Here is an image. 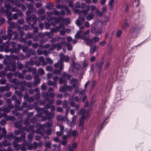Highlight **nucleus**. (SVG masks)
<instances>
[{"label":"nucleus","instance_id":"f257e3e1","mask_svg":"<svg viewBox=\"0 0 151 151\" xmlns=\"http://www.w3.org/2000/svg\"><path fill=\"white\" fill-rule=\"evenodd\" d=\"M6 57L7 59H12L13 60L11 61L5 59L3 60L4 63L6 65H8L6 68V70H11L12 72L16 70L15 60H19V58L18 56L12 55L9 56L6 55Z\"/></svg>","mask_w":151,"mask_h":151},{"label":"nucleus","instance_id":"f03ea898","mask_svg":"<svg viewBox=\"0 0 151 151\" xmlns=\"http://www.w3.org/2000/svg\"><path fill=\"white\" fill-rule=\"evenodd\" d=\"M85 17H83L79 15L78 18L76 20V24L79 27L80 30L77 32L75 35V37L76 38H79L80 37V33H82L85 29V27L83 26H81L85 22Z\"/></svg>","mask_w":151,"mask_h":151},{"label":"nucleus","instance_id":"7ed1b4c3","mask_svg":"<svg viewBox=\"0 0 151 151\" xmlns=\"http://www.w3.org/2000/svg\"><path fill=\"white\" fill-rule=\"evenodd\" d=\"M59 56L60 60H58V62L54 64V66L56 68H58L60 66V69L63 70L64 67L63 61L64 60L66 62H68L70 60V58L68 55L65 56L62 52L60 53Z\"/></svg>","mask_w":151,"mask_h":151},{"label":"nucleus","instance_id":"20e7f679","mask_svg":"<svg viewBox=\"0 0 151 151\" xmlns=\"http://www.w3.org/2000/svg\"><path fill=\"white\" fill-rule=\"evenodd\" d=\"M79 114L81 116L80 118L79 126L80 129V132H81L83 128L84 121L88 116L86 110L82 109L80 110Z\"/></svg>","mask_w":151,"mask_h":151},{"label":"nucleus","instance_id":"39448f33","mask_svg":"<svg viewBox=\"0 0 151 151\" xmlns=\"http://www.w3.org/2000/svg\"><path fill=\"white\" fill-rule=\"evenodd\" d=\"M99 24L102 26L100 27L98 26L96 28L95 27L93 26L91 28V33L93 34H94L97 36L101 34L103 32V29L102 28L103 23L101 22H99Z\"/></svg>","mask_w":151,"mask_h":151},{"label":"nucleus","instance_id":"423d86ee","mask_svg":"<svg viewBox=\"0 0 151 151\" xmlns=\"http://www.w3.org/2000/svg\"><path fill=\"white\" fill-rule=\"evenodd\" d=\"M141 29V28L136 26L132 27L130 29L129 35L132 37H136L139 34V30Z\"/></svg>","mask_w":151,"mask_h":151},{"label":"nucleus","instance_id":"0eeeda50","mask_svg":"<svg viewBox=\"0 0 151 151\" xmlns=\"http://www.w3.org/2000/svg\"><path fill=\"white\" fill-rule=\"evenodd\" d=\"M43 113H42V114L44 113L46 116H43L42 117L41 121H45L47 118L48 119V120H49L51 118H53L54 116V114L53 112L51 113L48 110H44L43 111H42Z\"/></svg>","mask_w":151,"mask_h":151},{"label":"nucleus","instance_id":"6e6552de","mask_svg":"<svg viewBox=\"0 0 151 151\" xmlns=\"http://www.w3.org/2000/svg\"><path fill=\"white\" fill-rule=\"evenodd\" d=\"M31 20H32L33 21V23L32 25H36L37 19L36 15H32L31 17H30L29 16H27L26 18V22L29 25L31 24Z\"/></svg>","mask_w":151,"mask_h":151},{"label":"nucleus","instance_id":"1a4fd4ad","mask_svg":"<svg viewBox=\"0 0 151 151\" xmlns=\"http://www.w3.org/2000/svg\"><path fill=\"white\" fill-rule=\"evenodd\" d=\"M9 40L7 41L2 45L0 46V50L1 51L4 50L7 53L9 51H11L12 50L11 48H9Z\"/></svg>","mask_w":151,"mask_h":151},{"label":"nucleus","instance_id":"9d476101","mask_svg":"<svg viewBox=\"0 0 151 151\" xmlns=\"http://www.w3.org/2000/svg\"><path fill=\"white\" fill-rule=\"evenodd\" d=\"M90 7V5H88L86 6V9H84L81 11L78 9H76L74 10V11L75 12L78 13L79 14H82L83 15L85 16L87 15L88 12L89 10Z\"/></svg>","mask_w":151,"mask_h":151},{"label":"nucleus","instance_id":"9b49d317","mask_svg":"<svg viewBox=\"0 0 151 151\" xmlns=\"http://www.w3.org/2000/svg\"><path fill=\"white\" fill-rule=\"evenodd\" d=\"M37 102H36L33 105H29L27 108V110H31L33 109V107H35V109L39 112L40 111H43L44 110V108H40L38 107L37 106Z\"/></svg>","mask_w":151,"mask_h":151},{"label":"nucleus","instance_id":"f8f14e48","mask_svg":"<svg viewBox=\"0 0 151 151\" xmlns=\"http://www.w3.org/2000/svg\"><path fill=\"white\" fill-rule=\"evenodd\" d=\"M79 38L84 40V42H85L86 45L89 46H91L93 45V41L92 40L90 39H89V37L88 36H81Z\"/></svg>","mask_w":151,"mask_h":151},{"label":"nucleus","instance_id":"ddd939ff","mask_svg":"<svg viewBox=\"0 0 151 151\" xmlns=\"http://www.w3.org/2000/svg\"><path fill=\"white\" fill-rule=\"evenodd\" d=\"M37 61V57H34L31 58L29 61L26 62L25 64V67L26 68H27L29 65H30L31 66L33 65L34 63H36Z\"/></svg>","mask_w":151,"mask_h":151},{"label":"nucleus","instance_id":"4468645a","mask_svg":"<svg viewBox=\"0 0 151 151\" xmlns=\"http://www.w3.org/2000/svg\"><path fill=\"white\" fill-rule=\"evenodd\" d=\"M14 107V106L12 104L4 105L3 107V111L5 113H9L11 109Z\"/></svg>","mask_w":151,"mask_h":151},{"label":"nucleus","instance_id":"2eb2a0df","mask_svg":"<svg viewBox=\"0 0 151 151\" xmlns=\"http://www.w3.org/2000/svg\"><path fill=\"white\" fill-rule=\"evenodd\" d=\"M40 129H37L36 132L37 133L41 135L42 136H44L46 134L45 130L42 128L43 126L42 125H39Z\"/></svg>","mask_w":151,"mask_h":151},{"label":"nucleus","instance_id":"dca6fc26","mask_svg":"<svg viewBox=\"0 0 151 151\" xmlns=\"http://www.w3.org/2000/svg\"><path fill=\"white\" fill-rule=\"evenodd\" d=\"M14 137V134L12 132H10L8 133L6 135H5L4 136V140L6 141H8L9 140V141L13 139Z\"/></svg>","mask_w":151,"mask_h":151},{"label":"nucleus","instance_id":"f3484780","mask_svg":"<svg viewBox=\"0 0 151 151\" xmlns=\"http://www.w3.org/2000/svg\"><path fill=\"white\" fill-rule=\"evenodd\" d=\"M35 127L34 125H31L28 127L26 126L23 128L24 130L27 131L28 132L31 131L32 133H34L35 132L34 128Z\"/></svg>","mask_w":151,"mask_h":151},{"label":"nucleus","instance_id":"a211bd4d","mask_svg":"<svg viewBox=\"0 0 151 151\" xmlns=\"http://www.w3.org/2000/svg\"><path fill=\"white\" fill-rule=\"evenodd\" d=\"M77 146V144L76 142L73 143L72 144L69 145L67 149V151H73Z\"/></svg>","mask_w":151,"mask_h":151},{"label":"nucleus","instance_id":"6ab92c4d","mask_svg":"<svg viewBox=\"0 0 151 151\" xmlns=\"http://www.w3.org/2000/svg\"><path fill=\"white\" fill-rule=\"evenodd\" d=\"M52 20H54L55 22H60L61 21L63 22H66V20H68L67 19L61 17H59L57 18H56L55 17H52Z\"/></svg>","mask_w":151,"mask_h":151},{"label":"nucleus","instance_id":"aec40b11","mask_svg":"<svg viewBox=\"0 0 151 151\" xmlns=\"http://www.w3.org/2000/svg\"><path fill=\"white\" fill-rule=\"evenodd\" d=\"M104 61V58H102L100 62H96V67L99 70L102 69Z\"/></svg>","mask_w":151,"mask_h":151},{"label":"nucleus","instance_id":"412c9836","mask_svg":"<svg viewBox=\"0 0 151 151\" xmlns=\"http://www.w3.org/2000/svg\"><path fill=\"white\" fill-rule=\"evenodd\" d=\"M70 105L72 107L74 108V110L78 111L80 106L79 104H77L73 101L70 100Z\"/></svg>","mask_w":151,"mask_h":151},{"label":"nucleus","instance_id":"4be33fe9","mask_svg":"<svg viewBox=\"0 0 151 151\" xmlns=\"http://www.w3.org/2000/svg\"><path fill=\"white\" fill-rule=\"evenodd\" d=\"M0 12L3 13H4L6 17L11 16L12 13L11 12H9L8 10L4 9L2 6L1 7Z\"/></svg>","mask_w":151,"mask_h":151},{"label":"nucleus","instance_id":"5701e85b","mask_svg":"<svg viewBox=\"0 0 151 151\" xmlns=\"http://www.w3.org/2000/svg\"><path fill=\"white\" fill-rule=\"evenodd\" d=\"M105 122V121H104L101 124V125H98L97 127H96L95 130V136H96L97 134H98L99 133L100 131L103 129V124H104Z\"/></svg>","mask_w":151,"mask_h":151},{"label":"nucleus","instance_id":"b1692460","mask_svg":"<svg viewBox=\"0 0 151 151\" xmlns=\"http://www.w3.org/2000/svg\"><path fill=\"white\" fill-rule=\"evenodd\" d=\"M77 134L78 132L76 131L70 130L67 133V136L70 137L72 135L73 137H76L77 136Z\"/></svg>","mask_w":151,"mask_h":151},{"label":"nucleus","instance_id":"393cba45","mask_svg":"<svg viewBox=\"0 0 151 151\" xmlns=\"http://www.w3.org/2000/svg\"><path fill=\"white\" fill-rule=\"evenodd\" d=\"M38 112V114L35 115L31 119V121L33 123L35 124L37 122V117H41L42 115V113L41 112Z\"/></svg>","mask_w":151,"mask_h":151},{"label":"nucleus","instance_id":"a878e982","mask_svg":"<svg viewBox=\"0 0 151 151\" xmlns=\"http://www.w3.org/2000/svg\"><path fill=\"white\" fill-rule=\"evenodd\" d=\"M27 6L28 10L26 12V14L27 16H30L31 14V9L33 7V5L30 4H28Z\"/></svg>","mask_w":151,"mask_h":151},{"label":"nucleus","instance_id":"bb28decb","mask_svg":"<svg viewBox=\"0 0 151 151\" xmlns=\"http://www.w3.org/2000/svg\"><path fill=\"white\" fill-rule=\"evenodd\" d=\"M52 46L53 47L54 50L55 49V48H56L58 50H60L62 48V45L61 44V43H59L53 44L52 45Z\"/></svg>","mask_w":151,"mask_h":151},{"label":"nucleus","instance_id":"cd10ccee","mask_svg":"<svg viewBox=\"0 0 151 151\" xmlns=\"http://www.w3.org/2000/svg\"><path fill=\"white\" fill-rule=\"evenodd\" d=\"M57 120L58 121H66L68 120L67 117L63 116L61 115H58L57 116Z\"/></svg>","mask_w":151,"mask_h":151},{"label":"nucleus","instance_id":"c85d7f7f","mask_svg":"<svg viewBox=\"0 0 151 151\" xmlns=\"http://www.w3.org/2000/svg\"><path fill=\"white\" fill-rule=\"evenodd\" d=\"M11 3L13 5L17 6L18 7L20 6V3L19 1L17 0H10Z\"/></svg>","mask_w":151,"mask_h":151},{"label":"nucleus","instance_id":"c756f323","mask_svg":"<svg viewBox=\"0 0 151 151\" xmlns=\"http://www.w3.org/2000/svg\"><path fill=\"white\" fill-rule=\"evenodd\" d=\"M89 65V62L88 60H84L82 63V68L83 69L86 70L87 68Z\"/></svg>","mask_w":151,"mask_h":151},{"label":"nucleus","instance_id":"7c9ffc66","mask_svg":"<svg viewBox=\"0 0 151 151\" xmlns=\"http://www.w3.org/2000/svg\"><path fill=\"white\" fill-rule=\"evenodd\" d=\"M58 41H60V43L62 45L65 44L66 43V39L65 37H61L60 36L58 37Z\"/></svg>","mask_w":151,"mask_h":151},{"label":"nucleus","instance_id":"2f4dec72","mask_svg":"<svg viewBox=\"0 0 151 151\" xmlns=\"http://www.w3.org/2000/svg\"><path fill=\"white\" fill-rule=\"evenodd\" d=\"M9 89V87L7 85L5 86H1L0 88V90L1 91L4 92L6 91H8Z\"/></svg>","mask_w":151,"mask_h":151},{"label":"nucleus","instance_id":"473e14b6","mask_svg":"<svg viewBox=\"0 0 151 151\" xmlns=\"http://www.w3.org/2000/svg\"><path fill=\"white\" fill-rule=\"evenodd\" d=\"M47 84L48 86H52L55 87H57V83L51 81H47Z\"/></svg>","mask_w":151,"mask_h":151},{"label":"nucleus","instance_id":"72a5a7b5","mask_svg":"<svg viewBox=\"0 0 151 151\" xmlns=\"http://www.w3.org/2000/svg\"><path fill=\"white\" fill-rule=\"evenodd\" d=\"M26 142L23 143L20 145V150L22 151H26L27 149L25 147V145H27Z\"/></svg>","mask_w":151,"mask_h":151},{"label":"nucleus","instance_id":"f704fd0d","mask_svg":"<svg viewBox=\"0 0 151 151\" xmlns=\"http://www.w3.org/2000/svg\"><path fill=\"white\" fill-rule=\"evenodd\" d=\"M4 117L6 119L7 121L10 120L11 121H13L15 120V117L12 116H4Z\"/></svg>","mask_w":151,"mask_h":151},{"label":"nucleus","instance_id":"c9c22d12","mask_svg":"<svg viewBox=\"0 0 151 151\" xmlns=\"http://www.w3.org/2000/svg\"><path fill=\"white\" fill-rule=\"evenodd\" d=\"M53 14V12H49L47 13V18L48 21L50 22L52 20V17H51V16Z\"/></svg>","mask_w":151,"mask_h":151},{"label":"nucleus","instance_id":"e433bc0d","mask_svg":"<svg viewBox=\"0 0 151 151\" xmlns=\"http://www.w3.org/2000/svg\"><path fill=\"white\" fill-rule=\"evenodd\" d=\"M22 139L20 137H15L14 138V141L13 142L17 143L18 142H22Z\"/></svg>","mask_w":151,"mask_h":151},{"label":"nucleus","instance_id":"4c0bfd02","mask_svg":"<svg viewBox=\"0 0 151 151\" xmlns=\"http://www.w3.org/2000/svg\"><path fill=\"white\" fill-rule=\"evenodd\" d=\"M72 66L73 68H75L76 69H78L80 67V66L78 64H77L74 61H73Z\"/></svg>","mask_w":151,"mask_h":151},{"label":"nucleus","instance_id":"58836bf2","mask_svg":"<svg viewBox=\"0 0 151 151\" xmlns=\"http://www.w3.org/2000/svg\"><path fill=\"white\" fill-rule=\"evenodd\" d=\"M39 60L42 63L43 66L45 65H47V63L45 61V59L43 57H40L39 58Z\"/></svg>","mask_w":151,"mask_h":151},{"label":"nucleus","instance_id":"ea45409f","mask_svg":"<svg viewBox=\"0 0 151 151\" xmlns=\"http://www.w3.org/2000/svg\"><path fill=\"white\" fill-rule=\"evenodd\" d=\"M13 145L15 150H20V145H19L17 143L13 142Z\"/></svg>","mask_w":151,"mask_h":151},{"label":"nucleus","instance_id":"a19ab883","mask_svg":"<svg viewBox=\"0 0 151 151\" xmlns=\"http://www.w3.org/2000/svg\"><path fill=\"white\" fill-rule=\"evenodd\" d=\"M14 32H13L12 30L9 29L7 31L8 35L9 36V39L12 38V36L13 35Z\"/></svg>","mask_w":151,"mask_h":151},{"label":"nucleus","instance_id":"79ce46f5","mask_svg":"<svg viewBox=\"0 0 151 151\" xmlns=\"http://www.w3.org/2000/svg\"><path fill=\"white\" fill-rule=\"evenodd\" d=\"M96 50V46L91 47L90 48V52L91 55L93 54Z\"/></svg>","mask_w":151,"mask_h":151},{"label":"nucleus","instance_id":"37998d69","mask_svg":"<svg viewBox=\"0 0 151 151\" xmlns=\"http://www.w3.org/2000/svg\"><path fill=\"white\" fill-rule=\"evenodd\" d=\"M45 9L43 8H41L38 10V14L40 15L42 14H44L45 13Z\"/></svg>","mask_w":151,"mask_h":151},{"label":"nucleus","instance_id":"c03bdc74","mask_svg":"<svg viewBox=\"0 0 151 151\" xmlns=\"http://www.w3.org/2000/svg\"><path fill=\"white\" fill-rule=\"evenodd\" d=\"M34 133H31L28 135L27 139L28 141H32L33 140Z\"/></svg>","mask_w":151,"mask_h":151},{"label":"nucleus","instance_id":"a18cd8bd","mask_svg":"<svg viewBox=\"0 0 151 151\" xmlns=\"http://www.w3.org/2000/svg\"><path fill=\"white\" fill-rule=\"evenodd\" d=\"M15 76H18V78H19L23 79L24 78V75L20 73L17 72L15 73Z\"/></svg>","mask_w":151,"mask_h":151},{"label":"nucleus","instance_id":"49530a36","mask_svg":"<svg viewBox=\"0 0 151 151\" xmlns=\"http://www.w3.org/2000/svg\"><path fill=\"white\" fill-rule=\"evenodd\" d=\"M15 93L19 96V98L21 99L23 97V93L18 91H15Z\"/></svg>","mask_w":151,"mask_h":151},{"label":"nucleus","instance_id":"de8ad7c7","mask_svg":"<svg viewBox=\"0 0 151 151\" xmlns=\"http://www.w3.org/2000/svg\"><path fill=\"white\" fill-rule=\"evenodd\" d=\"M19 49L18 48H17L14 47L13 48V50H12H12L10 52L11 53H14L15 54H17L19 52Z\"/></svg>","mask_w":151,"mask_h":151},{"label":"nucleus","instance_id":"09e8293b","mask_svg":"<svg viewBox=\"0 0 151 151\" xmlns=\"http://www.w3.org/2000/svg\"><path fill=\"white\" fill-rule=\"evenodd\" d=\"M51 144V143L49 140L45 141V146L46 147V149H50Z\"/></svg>","mask_w":151,"mask_h":151},{"label":"nucleus","instance_id":"8fccbe9b","mask_svg":"<svg viewBox=\"0 0 151 151\" xmlns=\"http://www.w3.org/2000/svg\"><path fill=\"white\" fill-rule=\"evenodd\" d=\"M51 32L52 33L53 32H57L59 31V30L58 29L57 26L54 27L50 29Z\"/></svg>","mask_w":151,"mask_h":151},{"label":"nucleus","instance_id":"3c124183","mask_svg":"<svg viewBox=\"0 0 151 151\" xmlns=\"http://www.w3.org/2000/svg\"><path fill=\"white\" fill-rule=\"evenodd\" d=\"M129 24L127 22H126L124 24L122 25V28L123 29L126 30L129 27Z\"/></svg>","mask_w":151,"mask_h":151},{"label":"nucleus","instance_id":"603ef678","mask_svg":"<svg viewBox=\"0 0 151 151\" xmlns=\"http://www.w3.org/2000/svg\"><path fill=\"white\" fill-rule=\"evenodd\" d=\"M57 28L59 30V31H60L61 29H65L64 25L62 23H60L58 26L57 27Z\"/></svg>","mask_w":151,"mask_h":151},{"label":"nucleus","instance_id":"864d4df0","mask_svg":"<svg viewBox=\"0 0 151 151\" xmlns=\"http://www.w3.org/2000/svg\"><path fill=\"white\" fill-rule=\"evenodd\" d=\"M94 15L93 13L90 14L86 17V19L88 21L91 20L93 17Z\"/></svg>","mask_w":151,"mask_h":151},{"label":"nucleus","instance_id":"5fc2aeb1","mask_svg":"<svg viewBox=\"0 0 151 151\" xmlns=\"http://www.w3.org/2000/svg\"><path fill=\"white\" fill-rule=\"evenodd\" d=\"M40 81L41 79L40 78L35 79V80L33 81V83L34 84L35 86H36L37 85V84L40 83Z\"/></svg>","mask_w":151,"mask_h":151},{"label":"nucleus","instance_id":"6e6d98bb","mask_svg":"<svg viewBox=\"0 0 151 151\" xmlns=\"http://www.w3.org/2000/svg\"><path fill=\"white\" fill-rule=\"evenodd\" d=\"M52 33L50 31V32H45L44 33L45 35L46 36L48 37L49 38H51L53 36V35H51V34Z\"/></svg>","mask_w":151,"mask_h":151},{"label":"nucleus","instance_id":"4d7b16f0","mask_svg":"<svg viewBox=\"0 0 151 151\" xmlns=\"http://www.w3.org/2000/svg\"><path fill=\"white\" fill-rule=\"evenodd\" d=\"M95 13L99 16H101L103 15V13L102 12L99 11L98 9H97L95 11Z\"/></svg>","mask_w":151,"mask_h":151},{"label":"nucleus","instance_id":"13d9d810","mask_svg":"<svg viewBox=\"0 0 151 151\" xmlns=\"http://www.w3.org/2000/svg\"><path fill=\"white\" fill-rule=\"evenodd\" d=\"M65 79L61 77L59 79V83L60 84H61L64 82V84H67V83L65 82Z\"/></svg>","mask_w":151,"mask_h":151},{"label":"nucleus","instance_id":"bf43d9fd","mask_svg":"<svg viewBox=\"0 0 151 151\" xmlns=\"http://www.w3.org/2000/svg\"><path fill=\"white\" fill-rule=\"evenodd\" d=\"M63 106L64 108H68V102L67 101L65 100L63 101Z\"/></svg>","mask_w":151,"mask_h":151},{"label":"nucleus","instance_id":"052dcab7","mask_svg":"<svg viewBox=\"0 0 151 151\" xmlns=\"http://www.w3.org/2000/svg\"><path fill=\"white\" fill-rule=\"evenodd\" d=\"M54 7V5L51 3L48 4L46 6V8L50 10L53 9Z\"/></svg>","mask_w":151,"mask_h":151},{"label":"nucleus","instance_id":"680f3d73","mask_svg":"<svg viewBox=\"0 0 151 151\" xmlns=\"http://www.w3.org/2000/svg\"><path fill=\"white\" fill-rule=\"evenodd\" d=\"M122 33V31L121 30H118L116 31V36L117 37H120Z\"/></svg>","mask_w":151,"mask_h":151},{"label":"nucleus","instance_id":"e2e57ef3","mask_svg":"<svg viewBox=\"0 0 151 151\" xmlns=\"http://www.w3.org/2000/svg\"><path fill=\"white\" fill-rule=\"evenodd\" d=\"M39 16V18L38 19L39 21V22H40L44 20L46 18V16L45 15H43L42 16H41L40 15Z\"/></svg>","mask_w":151,"mask_h":151},{"label":"nucleus","instance_id":"0e129e2a","mask_svg":"<svg viewBox=\"0 0 151 151\" xmlns=\"http://www.w3.org/2000/svg\"><path fill=\"white\" fill-rule=\"evenodd\" d=\"M5 2L4 3V5L5 8L6 9V10H8L10 9L11 8V6L9 4H6V3L7 2L5 1Z\"/></svg>","mask_w":151,"mask_h":151},{"label":"nucleus","instance_id":"69168bd1","mask_svg":"<svg viewBox=\"0 0 151 151\" xmlns=\"http://www.w3.org/2000/svg\"><path fill=\"white\" fill-rule=\"evenodd\" d=\"M99 38L97 37H93L92 41L93 43H95L96 42H98L99 41Z\"/></svg>","mask_w":151,"mask_h":151},{"label":"nucleus","instance_id":"338daca9","mask_svg":"<svg viewBox=\"0 0 151 151\" xmlns=\"http://www.w3.org/2000/svg\"><path fill=\"white\" fill-rule=\"evenodd\" d=\"M26 37L27 39H31L33 37V35L32 33L29 32L26 34Z\"/></svg>","mask_w":151,"mask_h":151},{"label":"nucleus","instance_id":"774afa93","mask_svg":"<svg viewBox=\"0 0 151 151\" xmlns=\"http://www.w3.org/2000/svg\"><path fill=\"white\" fill-rule=\"evenodd\" d=\"M14 150L10 147H9L7 149H0V151H14Z\"/></svg>","mask_w":151,"mask_h":151}]
</instances>
